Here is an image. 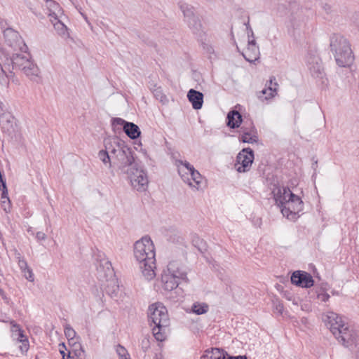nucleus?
Returning <instances> with one entry per match:
<instances>
[{
    "label": "nucleus",
    "instance_id": "obj_55",
    "mask_svg": "<svg viewBox=\"0 0 359 359\" xmlns=\"http://www.w3.org/2000/svg\"><path fill=\"white\" fill-rule=\"evenodd\" d=\"M61 345H62L65 348H66V347H65V344H62Z\"/></svg>",
    "mask_w": 359,
    "mask_h": 359
},
{
    "label": "nucleus",
    "instance_id": "obj_4",
    "mask_svg": "<svg viewBox=\"0 0 359 359\" xmlns=\"http://www.w3.org/2000/svg\"><path fill=\"white\" fill-rule=\"evenodd\" d=\"M148 320L152 327L155 339L158 341H163L166 338V327L169 325V317L165 306L160 302L150 305L148 309Z\"/></svg>",
    "mask_w": 359,
    "mask_h": 359
},
{
    "label": "nucleus",
    "instance_id": "obj_49",
    "mask_svg": "<svg viewBox=\"0 0 359 359\" xmlns=\"http://www.w3.org/2000/svg\"><path fill=\"white\" fill-rule=\"evenodd\" d=\"M241 356H238V357H233V356L229 355L227 353V355H226V357H225V359H241Z\"/></svg>",
    "mask_w": 359,
    "mask_h": 359
},
{
    "label": "nucleus",
    "instance_id": "obj_50",
    "mask_svg": "<svg viewBox=\"0 0 359 359\" xmlns=\"http://www.w3.org/2000/svg\"><path fill=\"white\" fill-rule=\"evenodd\" d=\"M318 161H315L314 163L312 164V168L316 170L317 167H318Z\"/></svg>",
    "mask_w": 359,
    "mask_h": 359
},
{
    "label": "nucleus",
    "instance_id": "obj_46",
    "mask_svg": "<svg viewBox=\"0 0 359 359\" xmlns=\"http://www.w3.org/2000/svg\"><path fill=\"white\" fill-rule=\"evenodd\" d=\"M36 238L38 241H44L46 238V236L43 232L39 231L36 234Z\"/></svg>",
    "mask_w": 359,
    "mask_h": 359
},
{
    "label": "nucleus",
    "instance_id": "obj_17",
    "mask_svg": "<svg viewBox=\"0 0 359 359\" xmlns=\"http://www.w3.org/2000/svg\"><path fill=\"white\" fill-rule=\"evenodd\" d=\"M292 193L291 190L287 187H280L279 185H274L272 190V194L276 203L279 206L282 210V208L286 203L288 198V194Z\"/></svg>",
    "mask_w": 359,
    "mask_h": 359
},
{
    "label": "nucleus",
    "instance_id": "obj_8",
    "mask_svg": "<svg viewBox=\"0 0 359 359\" xmlns=\"http://www.w3.org/2000/svg\"><path fill=\"white\" fill-rule=\"evenodd\" d=\"M303 209L304 203L302 198L292 192L288 194L287 201L283 208H282L281 212L287 218L293 219Z\"/></svg>",
    "mask_w": 359,
    "mask_h": 359
},
{
    "label": "nucleus",
    "instance_id": "obj_10",
    "mask_svg": "<svg viewBox=\"0 0 359 359\" xmlns=\"http://www.w3.org/2000/svg\"><path fill=\"white\" fill-rule=\"evenodd\" d=\"M254 151L250 148L243 149L237 155L234 165L238 172H248L254 161Z\"/></svg>",
    "mask_w": 359,
    "mask_h": 359
},
{
    "label": "nucleus",
    "instance_id": "obj_5",
    "mask_svg": "<svg viewBox=\"0 0 359 359\" xmlns=\"http://www.w3.org/2000/svg\"><path fill=\"white\" fill-rule=\"evenodd\" d=\"M330 49L337 64L341 67H349L354 61V55L348 41L343 36L334 34L330 38Z\"/></svg>",
    "mask_w": 359,
    "mask_h": 359
},
{
    "label": "nucleus",
    "instance_id": "obj_18",
    "mask_svg": "<svg viewBox=\"0 0 359 359\" xmlns=\"http://www.w3.org/2000/svg\"><path fill=\"white\" fill-rule=\"evenodd\" d=\"M28 55H24L19 53H13L12 55H5V64L4 66L8 70L11 71V67L13 70L20 69Z\"/></svg>",
    "mask_w": 359,
    "mask_h": 359
},
{
    "label": "nucleus",
    "instance_id": "obj_6",
    "mask_svg": "<svg viewBox=\"0 0 359 359\" xmlns=\"http://www.w3.org/2000/svg\"><path fill=\"white\" fill-rule=\"evenodd\" d=\"M291 11L288 17L287 30L293 36L296 37L304 32L309 21V11L300 7L296 2L290 4Z\"/></svg>",
    "mask_w": 359,
    "mask_h": 359
},
{
    "label": "nucleus",
    "instance_id": "obj_11",
    "mask_svg": "<svg viewBox=\"0 0 359 359\" xmlns=\"http://www.w3.org/2000/svg\"><path fill=\"white\" fill-rule=\"evenodd\" d=\"M0 129L8 137L13 138L18 132L15 118L8 111L0 114Z\"/></svg>",
    "mask_w": 359,
    "mask_h": 359
},
{
    "label": "nucleus",
    "instance_id": "obj_42",
    "mask_svg": "<svg viewBox=\"0 0 359 359\" xmlns=\"http://www.w3.org/2000/svg\"><path fill=\"white\" fill-rule=\"evenodd\" d=\"M141 347L144 352H146L148 351V349L150 347V341L149 338L144 337L141 341Z\"/></svg>",
    "mask_w": 359,
    "mask_h": 359
},
{
    "label": "nucleus",
    "instance_id": "obj_35",
    "mask_svg": "<svg viewBox=\"0 0 359 359\" xmlns=\"http://www.w3.org/2000/svg\"><path fill=\"white\" fill-rule=\"evenodd\" d=\"M252 128L255 130V132H257L255 126H254L253 123L252 121L249 122V124H248L247 122H244L243 125L241 127V130L243 133H245L246 132L248 133L252 132Z\"/></svg>",
    "mask_w": 359,
    "mask_h": 359
},
{
    "label": "nucleus",
    "instance_id": "obj_29",
    "mask_svg": "<svg viewBox=\"0 0 359 359\" xmlns=\"http://www.w3.org/2000/svg\"><path fill=\"white\" fill-rule=\"evenodd\" d=\"M178 5L179 8H180L181 11L184 15V21H186L187 18H190L196 15L194 13V8L192 6L184 1H180Z\"/></svg>",
    "mask_w": 359,
    "mask_h": 359
},
{
    "label": "nucleus",
    "instance_id": "obj_14",
    "mask_svg": "<svg viewBox=\"0 0 359 359\" xmlns=\"http://www.w3.org/2000/svg\"><path fill=\"white\" fill-rule=\"evenodd\" d=\"M100 257V259L96 264L97 276L102 280H107L109 277H111L114 275V269L111 263L108 259L104 256L103 257L101 255Z\"/></svg>",
    "mask_w": 359,
    "mask_h": 359
},
{
    "label": "nucleus",
    "instance_id": "obj_3",
    "mask_svg": "<svg viewBox=\"0 0 359 359\" xmlns=\"http://www.w3.org/2000/svg\"><path fill=\"white\" fill-rule=\"evenodd\" d=\"M134 257L139 263L140 269L144 278L148 280L153 279L156 276L155 249L149 237H143L135 242Z\"/></svg>",
    "mask_w": 359,
    "mask_h": 359
},
{
    "label": "nucleus",
    "instance_id": "obj_27",
    "mask_svg": "<svg viewBox=\"0 0 359 359\" xmlns=\"http://www.w3.org/2000/svg\"><path fill=\"white\" fill-rule=\"evenodd\" d=\"M46 3V7L49 11L48 16L50 19L55 18L56 20L58 16V13L62 11L60 5L53 0H44Z\"/></svg>",
    "mask_w": 359,
    "mask_h": 359
},
{
    "label": "nucleus",
    "instance_id": "obj_21",
    "mask_svg": "<svg viewBox=\"0 0 359 359\" xmlns=\"http://www.w3.org/2000/svg\"><path fill=\"white\" fill-rule=\"evenodd\" d=\"M20 70H22L26 76H29L31 79H34L39 74V69L29 59V55Z\"/></svg>",
    "mask_w": 359,
    "mask_h": 359
},
{
    "label": "nucleus",
    "instance_id": "obj_2",
    "mask_svg": "<svg viewBox=\"0 0 359 359\" xmlns=\"http://www.w3.org/2000/svg\"><path fill=\"white\" fill-rule=\"evenodd\" d=\"M323 321L339 343L350 350H359V332L345 324L341 316L330 312L323 318Z\"/></svg>",
    "mask_w": 359,
    "mask_h": 359
},
{
    "label": "nucleus",
    "instance_id": "obj_53",
    "mask_svg": "<svg viewBox=\"0 0 359 359\" xmlns=\"http://www.w3.org/2000/svg\"><path fill=\"white\" fill-rule=\"evenodd\" d=\"M74 5H75V2L74 0H69Z\"/></svg>",
    "mask_w": 359,
    "mask_h": 359
},
{
    "label": "nucleus",
    "instance_id": "obj_44",
    "mask_svg": "<svg viewBox=\"0 0 359 359\" xmlns=\"http://www.w3.org/2000/svg\"><path fill=\"white\" fill-rule=\"evenodd\" d=\"M322 8L327 14H330L332 11V6L327 3L322 4Z\"/></svg>",
    "mask_w": 359,
    "mask_h": 359
},
{
    "label": "nucleus",
    "instance_id": "obj_37",
    "mask_svg": "<svg viewBox=\"0 0 359 359\" xmlns=\"http://www.w3.org/2000/svg\"><path fill=\"white\" fill-rule=\"evenodd\" d=\"M65 334L66 337L70 340L76 337V333L69 325H66L65 327Z\"/></svg>",
    "mask_w": 359,
    "mask_h": 359
},
{
    "label": "nucleus",
    "instance_id": "obj_41",
    "mask_svg": "<svg viewBox=\"0 0 359 359\" xmlns=\"http://www.w3.org/2000/svg\"><path fill=\"white\" fill-rule=\"evenodd\" d=\"M22 345L20 346V349L22 353H26L29 349V341L27 338L24 339H20Z\"/></svg>",
    "mask_w": 359,
    "mask_h": 359
},
{
    "label": "nucleus",
    "instance_id": "obj_20",
    "mask_svg": "<svg viewBox=\"0 0 359 359\" xmlns=\"http://www.w3.org/2000/svg\"><path fill=\"white\" fill-rule=\"evenodd\" d=\"M307 64L312 76L315 77L321 76L323 74V68L318 57L315 55L308 57Z\"/></svg>",
    "mask_w": 359,
    "mask_h": 359
},
{
    "label": "nucleus",
    "instance_id": "obj_47",
    "mask_svg": "<svg viewBox=\"0 0 359 359\" xmlns=\"http://www.w3.org/2000/svg\"><path fill=\"white\" fill-rule=\"evenodd\" d=\"M258 46L255 38H248V47Z\"/></svg>",
    "mask_w": 359,
    "mask_h": 359
},
{
    "label": "nucleus",
    "instance_id": "obj_19",
    "mask_svg": "<svg viewBox=\"0 0 359 359\" xmlns=\"http://www.w3.org/2000/svg\"><path fill=\"white\" fill-rule=\"evenodd\" d=\"M187 98L194 109L198 110L202 108L203 104V94L202 93L191 88L187 93Z\"/></svg>",
    "mask_w": 359,
    "mask_h": 359
},
{
    "label": "nucleus",
    "instance_id": "obj_12",
    "mask_svg": "<svg viewBox=\"0 0 359 359\" xmlns=\"http://www.w3.org/2000/svg\"><path fill=\"white\" fill-rule=\"evenodd\" d=\"M111 124L114 130L119 129L118 126L123 127V130L131 140H136L140 137L141 130L139 126L133 122H128L121 118H113Z\"/></svg>",
    "mask_w": 359,
    "mask_h": 359
},
{
    "label": "nucleus",
    "instance_id": "obj_28",
    "mask_svg": "<svg viewBox=\"0 0 359 359\" xmlns=\"http://www.w3.org/2000/svg\"><path fill=\"white\" fill-rule=\"evenodd\" d=\"M2 189L1 193V205L2 209L6 212H10L11 209V204L9 197L8 196V189L6 186V183H3V187L1 188Z\"/></svg>",
    "mask_w": 359,
    "mask_h": 359
},
{
    "label": "nucleus",
    "instance_id": "obj_31",
    "mask_svg": "<svg viewBox=\"0 0 359 359\" xmlns=\"http://www.w3.org/2000/svg\"><path fill=\"white\" fill-rule=\"evenodd\" d=\"M185 22L194 33H198L201 31L202 25L198 16L194 15L192 18H187Z\"/></svg>",
    "mask_w": 359,
    "mask_h": 359
},
{
    "label": "nucleus",
    "instance_id": "obj_40",
    "mask_svg": "<svg viewBox=\"0 0 359 359\" xmlns=\"http://www.w3.org/2000/svg\"><path fill=\"white\" fill-rule=\"evenodd\" d=\"M154 96L157 100H159L161 102L165 103L167 101V97L165 95L161 93V90L156 89L154 92Z\"/></svg>",
    "mask_w": 359,
    "mask_h": 359
},
{
    "label": "nucleus",
    "instance_id": "obj_56",
    "mask_svg": "<svg viewBox=\"0 0 359 359\" xmlns=\"http://www.w3.org/2000/svg\"><path fill=\"white\" fill-rule=\"evenodd\" d=\"M241 359H246V358L241 357Z\"/></svg>",
    "mask_w": 359,
    "mask_h": 359
},
{
    "label": "nucleus",
    "instance_id": "obj_54",
    "mask_svg": "<svg viewBox=\"0 0 359 359\" xmlns=\"http://www.w3.org/2000/svg\"><path fill=\"white\" fill-rule=\"evenodd\" d=\"M178 172L180 174L181 173V168H179Z\"/></svg>",
    "mask_w": 359,
    "mask_h": 359
},
{
    "label": "nucleus",
    "instance_id": "obj_34",
    "mask_svg": "<svg viewBox=\"0 0 359 359\" xmlns=\"http://www.w3.org/2000/svg\"><path fill=\"white\" fill-rule=\"evenodd\" d=\"M192 243L200 252L205 250V243L198 235H193Z\"/></svg>",
    "mask_w": 359,
    "mask_h": 359
},
{
    "label": "nucleus",
    "instance_id": "obj_24",
    "mask_svg": "<svg viewBox=\"0 0 359 359\" xmlns=\"http://www.w3.org/2000/svg\"><path fill=\"white\" fill-rule=\"evenodd\" d=\"M227 353L222 348H212L204 351L200 359H225Z\"/></svg>",
    "mask_w": 359,
    "mask_h": 359
},
{
    "label": "nucleus",
    "instance_id": "obj_32",
    "mask_svg": "<svg viewBox=\"0 0 359 359\" xmlns=\"http://www.w3.org/2000/svg\"><path fill=\"white\" fill-rule=\"evenodd\" d=\"M240 141L245 142V143H255L258 141V136H257V132H255V130L252 129V132L248 133L247 132L245 133H243L240 137Z\"/></svg>",
    "mask_w": 359,
    "mask_h": 359
},
{
    "label": "nucleus",
    "instance_id": "obj_25",
    "mask_svg": "<svg viewBox=\"0 0 359 359\" xmlns=\"http://www.w3.org/2000/svg\"><path fill=\"white\" fill-rule=\"evenodd\" d=\"M242 55L248 62H254L259 58V46L247 47L246 50Z\"/></svg>",
    "mask_w": 359,
    "mask_h": 359
},
{
    "label": "nucleus",
    "instance_id": "obj_13",
    "mask_svg": "<svg viewBox=\"0 0 359 359\" xmlns=\"http://www.w3.org/2000/svg\"><path fill=\"white\" fill-rule=\"evenodd\" d=\"M290 280L292 284L304 288H309L314 284L312 276L303 271H294Z\"/></svg>",
    "mask_w": 359,
    "mask_h": 359
},
{
    "label": "nucleus",
    "instance_id": "obj_38",
    "mask_svg": "<svg viewBox=\"0 0 359 359\" xmlns=\"http://www.w3.org/2000/svg\"><path fill=\"white\" fill-rule=\"evenodd\" d=\"M177 165L178 167H180V165H183L187 170L189 173L194 170V167L187 161H177Z\"/></svg>",
    "mask_w": 359,
    "mask_h": 359
},
{
    "label": "nucleus",
    "instance_id": "obj_22",
    "mask_svg": "<svg viewBox=\"0 0 359 359\" xmlns=\"http://www.w3.org/2000/svg\"><path fill=\"white\" fill-rule=\"evenodd\" d=\"M243 122L242 115L236 110H231L227 114L226 125L232 129L238 128Z\"/></svg>",
    "mask_w": 359,
    "mask_h": 359
},
{
    "label": "nucleus",
    "instance_id": "obj_1",
    "mask_svg": "<svg viewBox=\"0 0 359 359\" xmlns=\"http://www.w3.org/2000/svg\"><path fill=\"white\" fill-rule=\"evenodd\" d=\"M104 149L98 152V158L109 168L116 165L119 169L136 167L131 149L118 137H109L104 141Z\"/></svg>",
    "mask_w": 359,
    "mask_h": 359
},
{
    "label": "nucleus",
    "instance_id": "obj_48",
    "mask_svg": "<svg viewBox=\"0 0 359 359\" xmlns=\"http://www.w3.org/2000/svg\"><path fill=\"white\" fill-rule=\"evenodd\" d=\"M76 9L79 11L80 14L82 15V17H83V19L86 20V22L88 24V25H90L91 24H90V22L88 21V19L87 15H86L85 13H82V12H81V8H79L76 6Z\"/></svg>",
    "mask_w": 359,
    "mask_h": 359
},
{
    "label": "nucleus",
    "instance_id": "obj_45",
    "mask_svg": "<svg viewBox=\"0 0 359 359\" xmlns=\"http://www.w3.org/2000/svg\"><path fill=\"white\" fill-rule=\"evenodd\" d=\"M318 298L322 302H327L330 299V295L327 293H320L318 294Z\"/></svg>",
    "mask_w": 359,
    "mask_h": 359
},
{
    "label": "nucleus",
    "instance_id": "obj_58",
    "mask_svg": "<svg viewBox=\"0 0 359 359\" xmlns=\"http://www.w3.org/2000/svg\"><path fill=\"white\" fill-rule=\"evenodd\" d=\"M35 359H38V358H37V357H36V358H35Z\"/></svg>",
    "mask_w": 359,
    "mask_h": 359
},
{
    "label": "nucleus",
    "instance_id": "obj_26",
    "mask_svg": "<svg viewBox=\"0 0 359 359\" xmlns=\"http://www.w3.org/2000/svg\"><path fill=\"white\" fill-rule=\"evenodd\" d=\"M18 266L24 274L25 278L33 282L34 280V273L32 270L28 266L27 261L24 258L18 257Z\"/></svg>",
    "mask_w": 359,
    "mask_h": 359
},
{
    "label": "nucleus",
    "instance_id": "obj_36",
    "mask_svg": "<svg viewBox=\"0 0 359 359\" xmlns=\"http://www.w3.org/2000/svg\"><path fill=\"white\" fill-rule=\"evenodd\" d=\"M116 353L121 359H130L127 350L122 346L118 345L116 348Z\"/></svg>",
    "mask_w": 359,
    "mask_h": 359
},
{
    "label": "nucleus",
    "instance_id": "obj_33",
    "mask_svg": "<svg viewBox=\"0 0 359 359\" xmlns=\"http://www.w3.org/2000/svg\"><path fill=\"white\" fill-rule=\"evenodd\" d=\"M209 310V306L206 303L196 302L191 306V311L196 315L206 313Z\"/></svg>",
    "mask_w": 359,
    "mask_h": 359
},
{
    "label": "nucleus",
    "instance_id": "obj_9",
    "mask_svg": "<svg viewBox=\"0 0 359 359\" xmlns=\"http://www.w3.org/2000/svg\"><path fill=\"white\" fill-rule=\"evenodd\" d=\"M129 177L131 185L134 189L140 192L147 189L149 180L145 170L133 167L130 168Z\"/></svg>",
    "mask_w": 359,
    "mask_h": 359
},
{
    "label": "nucleus",
    "instance_id": "obj_57",
    "mask_svg": "<svg viewBox=\"0 0 359 359\" xmlns=\"http://www.w3.org/2000/svg\"><path fill=\"white\" fill-rule=\"evenodd\" d=\"M358 359H359V355H357Z\"/></svg>",
    "mask_w": 359,
    "mask_h": 359
},
{
    "label": "nucleus",
    "instance_id": "obj_15",
    "mask_svg": "<svg viewBox=\"0 0 359 359\" xmlns=\"http://www.w3.org/2000/svg\"><path fill=\"white\" fill-rule=\"evenodd\" d=\"M4 36L6 43L14 50L18 48L22 50L21 44L22 41L18 32L12 28H6L4 31Z\"/></svg>",
    "mask_w": 359,
    "mask_h": 359
},
{
    "label": "nucleus",
    "instance_id": "obj_23",
    "mask_svg": "<svg viewBox=\"0 0 359 359\" xmlns=\"http://www.w3.org/2000/svg\"><path fill=\"white\" fill-rule=\"evenodd\" d=\"M50 20L52 25H53V27L56 31L57 34L60 36H61L64 39H67L70 37L69 29L64 24V22H62L59 17H57L56 20H55V18H52L50 19Z\"/></svg>",
    "mask_w": 359,
    "mask_h": 359
},
{
    "label": "nucleus",
    "instance_id": "obj_16",
    "mask_svg": "<svg viewBox=\"0 0 359 359\" xmlns=\"http://www.w3.org/2000/svg\"><path fill=\"white\" fill-rule=\"evenodd\" d=\"M278 86L275 76H271L269 81L266 84V88L257 93V97L261 101L273 98L277 93Z\"/></svg>",
    "mask_w": 359,
    "mask_h": 359
},
{
    "label": "nucleus",
    "instance_id": "obj_39",
    "mask_svg": "<svg viewBox=\"0 0 359 359\" xmlns=\"http://www.w3.org/2000/svg\"><path fill=\"white\" fill-rule=\"evenodd\" d=\"M244 25L246 28V32L248 35V38H255L254 32L250 25V17H248V21L246 22H244Z\"/></svg>",
    "mask_w": 359,
    "mask_h": 359
},
{
    "label": "nucleus",
    "instance_id": "obj_43",
    "mask_svg": "<svg viewBox=\"0 0 359 359\" xmlns=\"http://www.w3.org/2000/svg\"><path fill=\"white\" fill-rule=\"evenodd\" d=\"M13 327H17V328H18V330H17V332H18L17 335H18V340L19 341H20V339H24L25 338H26V337H25L24 334H23V331H22V330H21L20 329V327H19V325H17V324H14V325H13Z\"/></svg>",
    "mask_w": 359,
    "mask_h": 359
},
{
    "label": "nucleus",
    "instance_id": "obj_52",
    "mask_svg": "<svg viewBox=\"0 0 359 359\" xmlns=\"http://www.w3.org/2000/svg\"><path fill=\"white\" fill-rule=\"evenodd\" d=\"M72 357L70 356V353H69L66 357H64L62 359H71Z\"/></svg>",
    "mask_w": 359,
    "mask_h": 359
},
{
    "label": "nucleus",
    "instance_id": "obj_7",
    "mask_svg": "<svg viewBox=\"0 0 359 359\" xmlns=\"http://www.w3.org/2000/svg\"><path fill=\"white\" fill-rule=\"evenodd\" d=\"M187 279V271L177 261L170 262L161 275V282L165 290L172 291L177 288L181 280Z\"/></svg>",
    "mask_w": 359,
    "mask_h": 359
},
{
    "label": "nucleus",
    "instance_id": "obj_30",
    "mask_svg": "<svg viewBox=\"0 0 359 359\" xmlns=\"http://www.w3.org/2000/svg\"><path fill=\"white\" fill-rule=\"evenodd\" d=\"M189 174L191 175V178L187 177L189 185L198 189V186L201 182V175L195 168L194 170L191 171Z\"/></svg>",
    "mask_w": 359,
    "mask_h": 359
},
{
    "label": "nucleus",
    "instance_id": "obj_51",
    "mask_svg": "<svg viewBox=\"0 0 359 359\" xmlns=\"http://www.w3.org/2000/svg\"><path fill=\"white\" fill-rule=\"evenodd\" d=\"M60 352L61 355H62V358H63L64 357H66V353H65V351H64V350H61V349H60Z\"/></svg>",
    "mask_w": 359,
    "mask_h": 359
}]
</instances>
